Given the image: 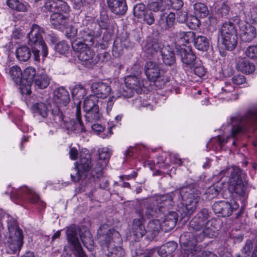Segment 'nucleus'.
<instances>
[{
    "mask_svg": "<svg viewBox=\"0 0 257 257\" xmlns=\"http://www.w3.org/2000/svg\"><path fill=\"white\" fill-rule=\"evenodd\" d=\"M102 166L99 162L95 165H92L88 177L89 179L92 178L94 181H97L98 179L102 177Z\"/></svg>",
    "mask_w": 257,
    "mask_h": 257,
    "instance_id": "a19ab883",
    "label": "nucleus"
},
{
    "mask_svg": "<svg viewBox=\"0 0 257 257\" xmlns=\"http://www.w3.org/2000/svg\"><path fill=\"white\" fill-rule=\"evenodd\" d=\"M145 218L139 217L133 219L132 233L135 240L142 238L147 232L144 223ZM135 241H137L135 240Z\"/></svg>",
    "mask_w": 257,
    "mask_h": 257,
    "instance_id": "5701e85b",
    "label": "nucleus"
},
{
    "mask_svg": "<svg viewBox=\"0 0 257 257\" xmlns=\"http://www.w3.org/2000/svg\"><path fill=\"white\" fill-rule=\"evenodd\" d=\"M75 164V167L72 169L70 176L73 182H78L88 177L92 166L90 154L88 153H81L79 162Z\"/></svg>",
    "mask_w": 257,
    "mask_h": 257,
    "instance_id": "0eeeda50",
    "label": "nucleus"
},
{
    "mask_svg": "<svg viewBox=\"0 0 257 257\" xmlns=\"http://www.w3.org/2000/svg\"><path fill=\"white\" fill-rule=\"evenodd\" d=\"M130 248L132 257H151L152 254L154 253L152 249L148 254L145 253L141 248L140 243L138 241H132Z\"/></svg>",
    "mask_w": 257,
    "mask_h": 257,
    "instance_id": "e433bc0d",
    "label": "nucleus"
},
{
    "mask_svg": "<svg viewBox=\"0 0 257 257\" xmlns=\"http://www.w3.org/2000/svg\"><path fill=\"white\" fill-rule=\"evenodd\" d=\"M164 2H159L156 1H151L150 3L149 4L148 7L150 11L157 13L161 12L164 13L165 7L163 4Z\"/></svg>",
    "mask_w": 257,
    "mask_h": 257,
    "instance_id": "864d4df0",
    "label": "nucleus"
},
{
    "mask_svg": "<svg viewBox=\"0 0 257 257\" xmlns=\"http://www.w3.org/2000/svg\"><path fill=\"white\" fill-rule=\"evenodd\" d=\"M141 71H137V75H131L127 76L124 80L126 86L130 89L136 90L137 92L142 91V86H144V84L143 82H140Z\"/></svg>",
    "mask_w": 257,
    "mask_h": 257,
    "instance_id": "b1692460",
    "label": "nucleus"
},
{
    "mask_svg": "<svg viewBox=\"0 0 257 257\" xmlns=\"http://www.w3.org/2000/svg\"><path fill=\"white\" fill-rule=\"evenodd\" d=\"M220 32V36H237L234 25L230 20L222 24Z\"/></svg>",
    "mask_w": 257,
    "mask_h": 257,
    "instance_id": "4c0bfd02",
    "label": "nucleus"
},
{
    "mask_svg": "<svg viewBox=\"0 0 257 257\" xmlns=\"http://www.w3.org/2000/svg\"><path fill=\"white\" fill-rule=\"evenodd\" d=\"M91 89L95 96L101 99L106 98L111 91V86L107 83L102 82L93 83Z\"/></svg>",
    "mask_w": 257,
    "mask_h": 257,
    "instance_id": "aec40b11",
    "label": "nucleus"
},
{
    "mask_svg": "<svg viewBox=\"0 0 257 257\" xmlns=\"http://www.w3.org/2000/svg\"><path fill=\"white\" fill-rule=\"evenodd\" d=\"M145 72L148 79L155 84L158 88H162L169 81L168 78H165L160 67L155 62L149 61L145 66Z\"/></svg>",
    "mask_w": 257,
    "mask_h": 257,
    "instance_id": "1a4fd4ad",
    "label": "nucleus"
},
{
    "mask_svg": "<svg viewBox=\"0 0 257 257\" xmlns=\"http://www.w3.org/2000/svg\"><path fill=\"white\" fill-rule=\"evenodd\" d=\"M144 49L147 54L152 56L155 53L160 51L161 46L157 40L149 38L146 40Z\"/></svg>",
    "mask_w": 257,
    "mask_h": 257,
    "instance_id": "2f4dec72",
    "label": "nucleus"
},
{
    "mask_svg": "<svg viewBox=\"0 0 257 257\" xmlns=\"http://www.w3.org/2000/svg\"><path fill=\"white\" fill-rule=\"evenodd\" d=\"M173 205V199L170 195L161 196L156 199L147 201L145 208L137 212L138 217L150 218L158 217L160 214L165 213Z\"/></svg>",
    "mask_w": 257,
    "mask_h": 257,
    "instance_id": "7ed1b4c3",
    "label": "nucleus"
},
{
    "mask_svg": "<svg viewBox=\"0 0 257 257\" xmlns=\"http://www.w3.org/2000/svg\"><path fill=\"white\" fill-rule=\"evenodd\" d=\"M194 44L198 50L206 51L209 47V41L207 37L200 35L196 37Z\"/></svg>",
    "mask_w": 257,
    "mask_h": 257,
    "instance_id": "ea45409f",
    "label": "nucleus"
},
{
    "mask_svg": "<svg viewBox=\"0 0 257 257\" xmlns=\"http://www.w3.org/2000/svg\"><path fill=\"white\" fill-rule=\"evenodd\" d=\"M221 44L222 48L228 51L234 50L237 44V36H220Z\"/></svg>",
    "mask_w": 257,
    "mask_h": 257,
    "instance_id": "473e14b6",
    "label": "nucleus"
},
{
    "mask_svg": "<svg viewBox=\"0 0 257 257\" xmlns=\"http://www.w3.org/2000/svg\"><path fill=\"white\" fill-rule=\"evenodd\" d=\"M81 40H75L71 43L72 47L74 51L77 52L80 54L82 52L85 51V49L89 48L87 43H83Z\"/></svg>",
    "mask_w": 257,
    "mask_h": 257,
    "instance_id": "6e6d98bb",
    "label": "nucleus"
},
{
    "mask_svg": "<svg viewBox=\"0 0 257 257\" xmlns=\"http://www.w3.org/2000/svg\"><path fill=\"white\" fill-rule=\"evenodd\" d=\"M185 205L184 211L185 216L191 215L196 209L197 204L200 199V192L194 185L191 184L180 188L179 191Z\"/></svg>",
    "mask_w": 257,
    "mask_h": 257,
    "instance_id": "39448f33",
    "label": "nucleus"
},
{
    "mask_svg": "<svg viewBox=\"0 0 257 257\" xmlns=\"http://www.w3.org/2000/svg\"><path fill=\"white\" fill-rule=\"evenodd\" d=\"M191 231L185 232L180 237V243L184 253L187 254V257H192L195 253L197 241L204 236L202 234L200 235L199 233L198 234L199 236L196 237L197 234L195 235Z\"/></svg>",
    "mask_w": 257,
    "mask_h": 257,
    "instance_id": "9b49d317",
    "label": "nucleus"
},
{
    "mask_svg": "<svg viewBox=\"0 0 257 257\" xmlns=\"http://www.w3.org/2000/svg\"><path fill=\"white\" fill-rule=\"evenodd\" d=\"M44 33L43 28L38 25H32L31 30L28 34L29 45L30 46H38L39 48L42 49L43 45H46L42 37Z\"/></svg>",
    "mask_w": 257,
    "mask_h": 257,
    "instance_id": "f3484780",
    "label": "nucleus"
},
{
    "mask_svg": "<svg viewBox=\"0 0 257 257\" xmlns=\"http://www.w3.org/2000/svg\"><path fill=\"white\" fill-rule=\"evenodd\" d=\"M33 53L34 59L36 61L40 60V53L43 55V57H47L48 55V48L46 45H43L42 49H40L38 46H30Z\"/></svg>",
    "mask_w": 257,
    "mask_h": 257,
    "instance_id": "3c124183",
    "label": "nucleus"
},
{
    "mask_svg": "<svg viewBox=\"0 0 257 257\" xmlns=\"http://www.w3.org/2000/svg\"><path fill=\"white\" fill-rule=\"evenodd\" d=\"M32 110L34 113H37L44 118L48 115L47 106L43 102L35 103L32 107Z\"/></svg>",
    "mask_w": 257,
    "mask_h": 257,
    "instance_id": "49530a36",
    "label": "nucleus"
},
{
    "mask_svg": "<svg viewBox=\"0 0 257 257\" xmlns=\"http://www.w3.org/2000/svg\"><path fill=\"white\" fill-rule=\"evenodd\" d=\"M238 207L239 205L234 200L230 202L221 201L215 202L212 206V209L215 214L227 217L231 215Z\"/></svg>",
    "mask_w": 257,
    "mask_h": 257,
    "instance_id": "dca6fc26",
    "label": "nucleus"
},
{
    "mask_svg": "<svg viewBox=\"0 0 257 257\" xmlns=\"http://www.w3.org/2000/svg\"><path fill=\"white\" fill-rule=\"evenodd\" d=\"M236 68L237 71L246 74H249L254 71L255 66L247 60L241 59L237 62Z\"/></svg>",
    "mask_w": 257,
    "mask_h": 257,
    "instance_id": "c9c22d12",
    "label": "nucleus"
},
{
    "mask_svg": "<svg viewBox=\"0 0 257 257\" xmlns=\"http://www.w3.org/2000/svg\"><path fill=\"white\" fill-rule=\"evenodd\" d=\"M224 182L219 180L209 187L202 195L203 200L209 201L215 198L223 188Z\"/></svg>",
    "mask_w": 257,
    "mask_h": 257,
    "instance_id": "a878e982",
    "label": "nucleus"
},
{
    "mask_svg": "<svg viewBox=\"0 0 257 257\" xmlns=\"http://www.w3.org/2000/svg\"><path fill=\"white\" fill-rule=\"evenodd\" d=\"M197 17L192 16L188 18L187 23L191 29H196L199 26L200 22Z\"/></svg>",
    "mask_w": 257,
    "mask_h": 257,
    "instance_id": "69168bd1",
    "label": "nucleus"
},
{
    "mask_svg": "<svg viewBox=\"0 0 257 257\" xmlns=\"http://www.w3.org/2000/svg\"><path fill=\"white\" fill-rule=\"evenodd\" d=\"M176 48L177 54L181 57L184 67H188L192 69L195 67L196 57L190 49L188 48L186 49L184 46H177Z\"/></svg>",
    "mask_w": 257,
    "mask_h": 257,
    "instance_id": "a211bd4d",
    "label": "nucleus"
},
{
    "mask_svg": "<svg viewBox=\"0 0 257 257\" xmlns=\"http://www.w3.org/2000/svg\"><path fill=\"white\" fill-rule=\"evenodd\" d=\"M98 25L100 29H107L108 27V19L107 15H101Z\"/></svg>",
    "mask_w": 257,
    "mask_h": 257,
    "instance_id": "774afa93",
    "label": "nucleus"
},
{
    "mask_svg": "<svg viewBox=\"0 0 257 257\" xmlns=\"http://www.w3.org/2000/svg\"><path fill=\"white\" fill-rule=\"evenodd\" d=\"M143 18L144 22L149 25H151L155 22L154 16L152 11H147Z\"/></svg>",
    "mask_w": 257,
    "mask_h": 257,
    "instance_id": "338daca9",
    "label": "nucleus"
},
{
    "mask_svg": "<svg viewBox=\"0 0 257 257\" xmlns=\"http://www.w3.org/2000/svg\"><path fill=\"white\" fill-rule=\"evenodd\" d=\"M56 51L60 54H65L68 51L69 46L68 44L64 41H61L58 43L55 46Z\"/></svg>",
    "mask_w": 257,
    "mask_h": 257,
    "instance_id": "0e129e2a",
    "label": "nucleus"
},
{
    "mask_svg": "<svg viewBox=\"0 0 257 257\" xmlns=\"http://www.w3.org/2000/svg\"><path fill=\"white\" fill-rule=\"evenodd\" d=\"M107 4L110 11L116 15H124L127 10L126 0H107Z\"/></svg>",
    "mask_w": 257,
    "mask_h": 257,
    "instance_id": "4be33fe9",
    "label": "nucleus"
},
{
    "mask_svg": "<svg viewBox=\"0 0 257 257\" xmlns=\"http://www.w3.org/2000/svg\"><path fill=\"white\" fill-rule=\"evenodd\" d=\"M107 257H124V251L120 246H111L107 249Z\"/></svg>",
    "mask_w": 257,
    "mask_h": 257,
    "instance_id": "603ef678",
    "label": "nucleus"
},
{
    "mask_svg": "<svg viewBox=\"0 0 257 257\" xmlns=\"http://www.w3.org/2000/svg\"><path fill=\"white\" fill-rule=\"evenodd\" d=\"M77 57L82 64L87 67L93 66L98 61V58L95 56L94 51L89 47L80 54H78Z\"/></svg>",
    "mask_w": 257,
    "mask_h": 257,
    "instance_id": "412c9836",
    "label": "nucleus"
},
{
    "mask_svg": "<svg viewBox=\"0 0 257 257\" xmlns=\"http://www.w3.org/2000/svg\"><path fill=\"white\" fill-rule=\"evenodd\" d=\"M97 235L100 245L107 249L114 246L112 236L118 235L119 233L114 229H108L107 225L103 224L98 229Z\"/></svg>",
    "mask_w": 257,
    "mask_h": 257,
    "instance_id": "ddd939ff",
    "label": "nucleus"
},
{
    "mask_svg": "<svg viewBox=\"0 0 257 257\" xmlns=\"http://www.w3.org/2000/svg\"><path fill=\"white\" fill-rule=\"evenodd\" d=\"M178 215L175 211H170L168 213L162 223V227L166 231H170L176 225Z\"/></svg>",
    "mask_w": 257,
    "mask_h": 257,
    "instance_id": "7c9ffc66",
    "label": "nucleus"
},
{
    "mask_svg": "<svg viewBox=\"0 0 257 257\" xmlns=\"http://www.w3.org/2000/svg\"><path fill=\"white\" fill-rule=\"evenodd\" d=\"M72 95L73 97L77 99L82 98L86 94L85 88L81 84L76 85L72 89Z\"/></svg>",
    "mask_w": 257,
    "mask_h": 257,
    "instance_id": "8fccbe9b",
    "label": "nucleus"
},
{
    "mask_svg": "<svg viewBox=\"0 0 257 257\" xmlns=\"http://www.w3.org/2000/svg\"><path fill=\"white\" fill-rule=\"evenodd\" d=\"M196 34L195 32L189 31L186 32H181L180 33V37L183 42L186 43L194 42L196 38Z\"/></svg>",
    "mask_w": 257,
    "mask_h": 257,
    "instance_id": "4d7b16f0",
    "label": "nucleus"
},
{
    "mask_svg": "<svg viewBox=\"0 0 257 257\" xmlns=\"http://www.w3.org/2000/svg\"><path fill=\"white\" fill-rule=\"evenodd\" d=\"M9 73L15 83L21 86L22 93H25V89L22 88L23 73L21 68L18 66H14L10 68Z\"/></svg>",
    "mask_w": 257,
    "mask_h": 257,
    "instance_id": "72a5a7b5",
    "label": "nucleus"
},
{
    "mask_svg": "<svg viewBox=\"0 0 257 257\" xmlns=\"http://www.w3.org/2000/svg\"><path fill=\"white\" fill-rule=\"evenodd\" d=\"M80 108L79 106H77L76 108V114L77 117V122L75 125H77V130L75 132L77 133H82L85 132V128L84 125L82 123L80 115Z\"/></svg>",
    "mask_w": 257,
    "mask_h": 257,
    "instance_id": "bf43d9fd",
    "label": "nucleus"
},
{
    "mask_svg": "<svg viewBox=\"0 0 257 257\" xmlns=\"http://www.w3.org/2000/svg\"><path fill=\"white\" fill-rule=\"evenodd\" d=\"M50 23L55 28L63 30L66 27L68 19L61 13L55 12L51 15Z\"/></svg>",
    "mask_w": 257,
    "mask_h": 257,
    "instance_id": "cd10ccee",
    "label": "nucleus"
},
{
    "mask_svg": "<svg viewBox=\"0 0 257 257\" xmlns=\"http://www.w3.org/2000/svg\"><path fill=\"white\" fill-rule=\"evenodd\" d=\"M80 237L84 246L91 251L93 249L94 241L91 233L89 231H85L80 234Z\"/></svg>",
    "mask_w": 257,
    "mask_h": 257,
    "instance_id": "79ce46f5",
    "label": "nucleus"
},
{
    "mask_svg": "<svg viewBox=\"0 0 257 257\" xmlns=\"http://www.w3.org/2000/svg\"><path fill=\"white\" fill-rule=\"evenodd\" d=\"M245 53L246 56L250 59H257V45H252L248 47Z\"/></svg>",
    "mask_w": 257,
    "mask_h": 257,
    "instance_id": "680f3d73",
    "label": "nucleus"
},
{
    "mask_svg": "<svg viewBox=\"0 0 257 257\" xmlns=\"http://www.w3.org/2000/svg\"><path fill=\"white\" fill-rule=\"evenodd\" d=\"M52 116L54 122L57 126H61L63 125H65L64 115L62 111L59 108L53 109L52 110Z\"/></svg>",
    "mask_w": 257,
    "mask_h": 257,
    "instance_id": "de8ad7c7",
    "label": "nucleus"
},
{
    "mask_svg": "<svg viewBox=\"0 0 257 257\" xmlns=\"http://www.w3.org/2000/svg\"><path fill=\"white\" fill-rule=\"evenodd\" d=\"M78 231L75 226L69 227L66 230L70 249L75 257H87L78 239Z\"/></svg>",
    "mask_w": 257,
    "mask_h": 257,
    "instance_id": "f8f14e48",
    "label": "nucleus"
},
{
    "mask_svg": "<svg viewBox=\"0 0 257 257\" xmlns=\"http://www.w3.org/2000/svg\"><path fill=\"white\" fill-rule=\"evenodd\" d=\"M211 212L206 208H202L190 221L189 230L194 232L201 231L200 235L211 238L215 235L219 221L211 218Z\"/></svg>",
    "mask_w": 257,
    "mask_h": 257,
    "instance_id": "f257e3e1",
    "label": "nucleus"
},
{
    "mask_svg": "<svg viewBox=\"0 0 257 257\" xmlns=\"http://www.w3.org/2000/svg\"><path fill=\"white\" fill-rule=\"evenodd\" d=\"M16 56L20 61H27L31 56V52L27 46H21L16 51Z\"/></svg>",
    "mask_w": 257,
    "mask_h": 257,
    "instance_id": "37998d69",
    "label": "nucleus"
},
{
    "mask_svg": "<svg viewBox=\"0 0 257 257\" xmlns=\"http://www.w3.org/2000/svg\"><path fill=\"white\" fill-rule=\"evenodd\" d=\"M175 24V15L172 12L167 13H162L158 19L157 20V26L162 31H169L174 28Z\"/></svg>",
    "mask_w": 257,
    "mask_h": 257,
    "instance_id": "6ab92c4d",
    "label": "nucleus"
},
{
    "mask_svg": "<svg viewBox=\"0 0 257 257\" xmlns=\"http://www.w3.org/2000/svg\"><path fill=\"white\" fill-rule=\"evenodd\" d=\"M36 75V70L32 67L26 68L23 73V83L22 88H26V94H30L31 93L30 86L32 83L34 81V77Z\"/></svg>",
    "mask_w": 257,
    "mask_h": 257,
    "instance_id": "393cba45",
    "label": "nucleus"
},
{
    "mask_svg": "<svg viewBox=\"0 0 257 257\" xmlns=\"http://www.w3.org/2000/svg\"><path fill=\"white\" fill-rule=\"evenodd\" d=\"M11 196L19 199L24 202L31 203L44 208L46 203L40 199V197L33 190L24 187L18 189H13L10 192Z\"/></svg>",
    "mask_w": 257,
    "mask_h": 257,
    "instance_id": "6e6552de",
    "label": "nucleus"
},
{
    "mask_svg": "<svg viewBox=\"0 0 257 257\" xmlns=\"http://www.w3.org/2000/svg\"><path fill=\"white\" fill-rule=\"evenodd\" d=\"M99 159L102 160H108L110 158V150L107 148H99L98 150Z\"/></svg>",
    "mask_w": 257,
    "mask_h": 257,
    "instance_id": "e2e57ef3",
    "label": "nucleus"
},
{
    "mask_svg": "<svg viewBox=\"0 0 257 257\" xmlns=\"http://www.w3.org/2000/svg\"><path fill=\"white\" fill-rule=\"evenodd\" d=\"M96 26L95 23H91L86 27L82 28L79 32L78 39L89 45H92L94 43V39L99 37L102 33L100 29L97 31L93 30Z\"/></svg>",
    "mask_w": 257,
    "mask_h": 257,
    "instance_id": "4468645a",
    "label": "nucleus"
},
{
    "mask_svg": "<svg viewBox=\"0 0 257 257\" xmlns=\"http://www.w3.org/2000/svg\"><path fill=\"white\" fill-rule=\"evenodd\" d=\"M234 21L238 23L240 39L244 42H250L256 36V28L245 21H240L238 17H235Z\"/></svg>",
    "mask_w": 257,
    "mask_h": 257,
    "instance_id": "2eb2a0df",
    "label": "nucleus"
},
{
    "mask_svg": "<svg viewBox=\"0 0 257 257\" xmlns=\"http://www.w3.org/2000/svg\"><path fill=\"white\" fill-rule=\"evenodd\" d=\"M162 58L166 65L172 66L176 62L174 52L171 49H164L161 51Z\"/></svg>",
    "mask_w": 257,
    "mask_h": 257,
    "instance_id": "58836bf2",
    "label": "nucleus"
},
{
    "mask_svg": "<svg viewBox=\"0 0 257 257\" xmlns=\"http://www.w3.org/2000/svg\"><path fill=\"white\" fill-rule=\"evenodd\" d=\"M112 53L115 57H119L122 54L123 47L120 39L117 38L114 41L112 48Z\"/></svg>",
    "mask_w": 257,
    "mask_h": 257,
    "instance_id": "5fc2aeb1",
    "label": "nucleus"
},
{
    "mask_svg": "<svg viewBox=\"0 0 257 257\" xmlns=\"http://www.w3.org/2000/svg\"><path fill=\"white\" fill-rule=\"evenodd\" d=\"M147 11L145 5L141 3L137 4L134 8V15L139 19H141Z\"/></svg>",
    "mask_w": 257,
    "mask_h": 257,
    "instance_id": "13d9d810",
    "label": "nucleus"
},
{
    "mask_svg": "<svg viewBox=\"0 0 257 257\" xmlns=\"http://www.w3.org/2000/svg\"><path fill=\"white\" fill-rule=\"evenodd\" d=\"M53 99L56 103L64 106H66L70 99L68 91L63 87L55 90Z\"/></svg>",
    "mask_w": 257,
    "mask_h": 257,
    "instance_id": "c85d7f7f",
    "label": "nucleus"
},
{
    "mask_svg": "<svg viewBox=\"0 0 257 257\" xmlns=\"http://www.w3.org/2000/svg\"><path fill=\"white\" fill-rule=\"evenodd\" d=\"M233 137L247 131L250 127L257 129V106L249 109L243 116L231 118Z\"/></svg>",
    "mask_w": 257,
    "mask_h": 257,
    "instance_id": "20e7f679",
    "label": "nucleus"
},
{
    "mask_svg": "<svg viewBox=\"0 0 257 257\" xmlns=\"http://www.w3.org/2000/svg\"><path fill=\"white\" fill-rule=\"evenodd\" d=\"M161 228L164 229L162 223L158 219L152 220L148 223L147 232L150 233L152 235L156 236Z\"/></svg>",
    "mask_w": 257,
    "mask_h": 257,
    "instance_id": "c03bdc74",
    "label": "nucleus"
},
{
    "mask_svg": "<svg viewBox=\"0 0 257 257\" xmlns=\"http://www.w3.org/2000/svg\"><path fill=\"white\" fill-rule=\"evenodd\" d=\"M214 11L219 18H227L230 10L228 0H216L214 4Z\"/></svg>",
    "mask_w": 257,
    "mask_h": 257,
    "instance_id": "bb28decb",
    "label": "nucleus"
},
{
    "mask_svg": "<svg viewBox=\"0 0 257 257\" xmlns=\"http://www.w3.org/2000/svg\"><path fill=\"white\" fill-rule=\"evenodd\" d=\"M177 247L178 244L176 242L171 241L163 244L157 249H153L152 251L154 252L157 251L161 256L167 257L174 252Z\"/></svg>",
    "mask_w": 257,
    "mask_h": 257,
    "instance_id": "c756f323",
    "label": "nucleus"
},
{
    "mask_svg": "<svg viewBox=\"0 0 257 257\" xmlns=\"http://www.w3.org/2000/svg\"><path fill=\"white\" fill-rule=\"evenodd\" d=\"M8 227L9 235L5 243L10 253L14 254L21 249L24 244L23 232L16 220L9 221Z\"/></svg>",
    "mask_w": 257,
    "mask_h": 257,
    "instance_id": "423d86ee",
    "label": "nucleus"
},
{
    "mask_svg": "<svg viewBox=\"0 0 257 257\" xmlns=\"http://www.w3.org/2000/svg\"><path fill=\"white\" fill-rule=\"evenodd\" d=\"M220 175L228 178V188L231 193L244 197L247 194V182L245 181L246 174L237 167H227L220 171Z\"/></svg>",
    "mask_w": 257,
    "mask_h": 257,
    "instance_id": "f03ea898",
    "label": "nucleus"
},
{
    "mask_svg": "<svg viewBox=\"0 0 257 257\" xmlns=\"http://www.w3.org/2000/svg\"><path fill=\"white\" fill-rule=\"evenodd\" d=\"M6 5L11 10L18 12H27L29 7L27 3L20 0H7Z\"/></svg>",
    "mask_w": 257,
    "mask_h": 257,
    "instance_id": "f704fd0d",
    "label": "nucleus"
},
{
    "mask_svg": "<svg viewBox=\"0 0 257 257\" xmlns=\"http://www.w3.org/2000/svg\"><path fill=\"white\" fill-rule=\"evenodd\" d=\"M50 78L47 74H42L40 76L37 77L35 80V85L40 89H44L46 88L50 83Z\"/></svg>",
    "mask_w": 257,
    "mask_h": 257,
    "instance_id": "09e8293b",
    "label": "nucleus"
},
{
    "mask_svg": "<svg viewBox=\"0 0 257 257\" xmlns=\"http://www.w3.org/2000/svg\"><path fill=\"white\" fill-rule=\"evenodd\" d=\"M194 14L200 18H205L209 14L207 7L203 3H196L193 6Z\"/></svg>",
    "mask_w": 257,
    "mask_h": 257,
    "instance_id": "a18cd8bd",
    "label": "nucleus"
},
{
    "mask_svg": "<svg viewBox=\"0 0 257 257\" xmlns=\"http://www.w3.org/2000/svg\"><path fill=\"white\" fill-rule=\"evenodd\" d=\"M98 103V98L94 95H89L85 98L83 106L87 121L94 122L100 118L101 114Z\"/></svg>",
    "mask_w": 257,
    "mask_h": 257,
    "instance_id": "9d476101",
    "label": "nucleus"
},
{
    "mask_svg": "<svg viewBox=\"0 0 257 257\" xmlns=\"http://www.w3.org/2000/svg\"><path fill=\"white\" fill-rule=\"evenodd\" d=\"M56 12L61 13L69 11V6L63 1L56 0Z\"/></svg>",
    "mask_w": 257,
    "mask_h": 257,
    "instance_id": "052dcab7",
    "label": "nucleus"
}]
</instances>
